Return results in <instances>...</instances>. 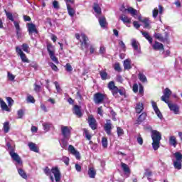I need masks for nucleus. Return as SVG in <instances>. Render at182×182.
I'll return each mask as SVG.
<instances>
[{"label": "nucleus", "mask_w": 182, "mask_h": 182, "mask_svg": "<svg viewBox=\"0 0 182 182\" xmlns=\"http://www.w3.org/2000/svg\"><path fill=\"white\" fill-rule=\"evenodd\" d=\"M51 69H53V70H55V72H58V66H56L55 64H53V63H49Z\"/></svg>", "instance_id": "53"}, {"label": "nucleus", "mask_w": 182, "mask_h": 182, "mask_svg": "<svg viewBox=\"0 0 182 182\" xmlns=\"http://www.w3.org/2000/svg\"><path fill=\"white\" fill-rule=\"evenodd\" d=\"M153 48L155 50H164V46L161 43H159V41H155Z\"/></svg>", "instance_id": "23"}, {"label": "nucleus", "mask_w": 182, "mask_h": 182, "mask_svg": "<svg viewBox=\"0 0 182 182\" xmlns=\"http://www.w3.org/2000/svg\"><path fill=\"white\" fill-rule=\"evenodd\" d=\"M169 144L173 147H177V139L175 136H171L169 137Z\"/></svg>", "instance_id": "29"}, {"label": "nucleus", "mask_w": 182, "mask_h": 182, "mask_svg": "<svg viewBox=\"0 0 182 182\" xmlns=\"http://www.w3.org/2000/svg\"><path fill=\"white\" fill-rule=\"evenodd\" d=\"M9 129H11V127L9 126V122H5L3 124V130L4 133H9Z\"/></svg>", "instance_id": "38"}, {"label": "nucleus", "mask_w": 182, "mask_h": 182, "mask_svg": "<svg viewBox=\"0 0 182 182\" xmlns=\"http://www.w3.org/2000/svg\"><path fill=\"white\" fill-rule=\"evenodd\" d=\"M88 124L92 130H96L97 128V125L96 124V119L92 115L88 117Z\"/></svg>", "instance_id": "14"}, {"label": "nucleus", "mask_w": 182, "mask_h": 182, "mask_svg": "<svg viewBox=\"0 0 182 182\" xmlns=\"http://www.w3.org/2000/svg\"><path fill=\"white\" fill-rule=\"evenodd\" d=\"M151 103L152 105V107H153L156 114L157 115V117L159 119H163V114L160 112V109H159V107H157V103H156V102H154V101H151Z\"/></svg>", "instance_id": "17"}, {"label": "nucleus", "mask_w": 182, "mask_h": 182, "mask_svg": "<svg viewBox=\"0 0 182 182\" xmlns=\"http://www.w3.org/2000/svg\"><path fill=\"white\" fill-rule=\"evenodd\" d=\"M93 9L96 14H95L96 18H99L100 15H102V9L100 8V6H99L97 3H95Z\"/></svg>", "instance_id": "20"}, {"label": "nucleus", "mask_w": 182, "mask_h": 182, "mask_svg": "<svg viewBox=\"0 0 182 182\" xmlns=\"http://www.w3.org/2000/svg\"><path fill=\"white\" fill-rule=\"evenodd\" d=\"M0 106L1 109L5 110V112H11V109L8 107L6 102H4V100L0 98Z\"/></svg>", "instance_id": "27"}, {"label": "nucleus", "mask_w": 182, "mask_h": 182, "mask_svg": "<svg viewBox=\"0 0 182 182\" xmlns=\"http://www.w3.org/2000/svg\"><path fill=\"white\" fill-rule=\"evenodd\" d=\"M65 68L67 72H72V70H73V68H72V65H70V63H67Z\"/></svg>", "instance_id": "49"}, {"label": "nucleus", "mask_w": 182, "mask_h": 182, "mask_svg": "<svg viewBox=\"0 0 182 182\" xmlns=\"http://www.w3.org/2000/svg\"><path fill=\"white\" fill-rule=\"evenodd\" d=\"M151 137L152 139V147L154 150H159L160 141L161 140V133L157 130H152Z\"/></svg>", "instance_id": "2"}, {"label": "nucleus", "mask_w": 182, "mask_h": 182, "mask_svg": "<svg viewBox=\"0 0 182 182\" xmlns=\"http://www.w3.org/2000/svg\"><path fill=\"white\" fill-rule=\"evenodd\" d=\"M97 18H98L99 19V23L101 28H106V26H107V21H106V17H105L104 16H100Z\"/></svg>", "instance_id": "21"}, {"label": "nucleus", "mask_w": 182, "mask_h": 182, "mask_svg": "<svg viewBox=\"0 0 182 182\" xmlns=\"http://www.w3.org/2000/svg\"><path fill=\"white\" fill-rule=\"evenodd\" d=\"M73 113L74 114H76L77 117H82V111H80V107H79V105L74 106Z\"/></svg>", "instance_id": "26"}, {"label": "nucleus", "mask_w": 182, "mask_h": 182, "mask_svg": "<svg viewBox=\"0 0 182 182\" xmlns=\"http://www.w3.org/2000/svg\"><path fill=\"white\" fill-rule=\"evenodd\" d=\"M5 14L7 16V18L9 19V21H11V22H15V20L14 19V15L12 14V13L8 12L6 11V10H5Z\"/></svg>", "instance_id": "41"}, {"label": "nucleus", "mask_w": 182, "mask_h": 182, "mask_svg": "<svg viewBox=\"0 0 182 182\" xmlns=\"http://www.w3.org/2000/svg\"><path fill=\"white\" fill-rule=\"evenodd\" d=\"M117 82H119V83H122L123 82V77L122 75H117L116 77Z\"/></svg>", "instance_id": "63"}, {"label": "nucleus", "mask_w": 182, "mask_h": 182, "mask_svg": "<svg viewBox=\"0 0 182 182\" xmlns=\"http://www.w3.org/2000/svg\"><path fill=\"white\" fill-rule=\"evenodd\" d=\"M27 25L29 35H32V33H38V30L36 29V26L35 24L28 23Z\"/></svg>", "instance_id": "19"}, {"label": "nucleus", "mask_w": 182, "mask_h": 182, "mask_svg": "<svg viewBox=\"0 0 182 182\" xmlns=\"http://www.w3.org/2000/svg\"><path fill=\"white\" fill-rule=\"evenodd\" d=\"M142 22L143 23H144L145 28H149V20L145 18V19H143Z\"/></svg>", "instance_id": "64"}, {"label": "nucleus", "mask_w": 182, "mask_h": 182, "mask_svg": "<svg viewBox=\"0 0 182 182\" xmlns=\"http://www.w3.org/2000/svg\"><path fill=\"white\" fill-rule=\"evenodd\" d=\"M117 133L118 136L120 137V136H123V134H124V131L123 130V129H122L120 127H117Z\"/></svg>", "instance_id": "45"}, {"label": "nucleus", "mask_w": 182, "mask_h": 182, "mask_svg": "<svg viewBox=\"0 0 182 182\" xmlns=\"http://www.w3.org/2000/svg\"><path fill=\"white\" fill-rule=\"evenodd\" d=\"M135 109L136 113H140L141 112H143V109H144V107H143V103H137Z\"/></svg>", "instance_id": "39"}, {"label": "nucleus", "mask_w": 182, "mask_h": 182, "mask_svg": "<svg viewBox=\"0 0 182 182\" xmlns=\"http://www.w3.org/2000/svg\"><path fill=\"white\" fill-rule=\"evenodd\" d=\"M146 117H147V114L146 113H142L137 119L138 124H140L142 122H144L146 120Z\"/></svg>", "instance_id": "35"}, {"label": "nucleus", "mask_w": 182, "mask_h": 182, "mask_svg": "<svg viewBox=\"0 0 182 182\" xmlns=\"http://www.w3.org/2000/svg\"><path fill=\"white\" fill-rule=\"evenodd\" d=\"M131 45L134 49V50H136L137 53H141V50L140 49V43H139V41H136V39L132 38L131 40Z\"/></svg>", "instance_id": "12"}, {"label": "nucleus", "mask_w": 182, "mask_h": 182, "mask_svg": "<svg viewBox=\"0 0 182 182\" xmlns=\"http://www.w3.org/2000/svg\"><path fill=\"white\" fill-rule=\"evenodd\" d=\"M133 25L136 29H139L140 28V24L136 21L133 22Z\"/></svg>", "instance_id": "62"}, {"label": "nucleus", "mask_w": 182, "mask_h": 182, "mask_svg": "<svg viewBox=\"0 0 182 182\" xmlns=\"http://www.w3.org/2000/svg\"><path fill=\"white\" fill-rule=\"evenodd\" d=\"M43 127L45 132H49V129H50V124L48 123H44L43 124Z\"/></svg>", "instance_id": "46"}, {"label": "nucleus", "mask_w": 182, "mask_h": 182, "mask_svg": "<svg viewBox=\"0 0 182 182\" xmlns=\"http://www.w3.org/2000/svg\"><path fill=\"white\" fill-rule=\"evenodd\" d=\"M14 23L16 28V33L18 38H21L22 36V33L21 32V26H19V23L18 21H14Z\"/></svg>", "instance_id": "22"}, {"label": "nucleus", "mask_w": 182, "mask_h": 182, "mask_svg": "<svg viewBox=\"0 0 182 182\" xmlns=\"http://www.w3.org/2000/svg\"><path fill=\"white\" fill-rule=\"evenodd\" d=\"M44 173L46 175L50 176V180L53 182V181H56V182H59L60 181V179L62 178V174L60 173V170H59V168L58 167H53L50 169H49V168L48 166H46L44 170H43ZM52 174H53V176H52Z\"/></svg>", "instance_id": "1"}, {"label": "nucleus", "mask_w": 182, "mask_h": 182, "mask_svg": "<svg viewBox=\"0 0 182 182\" xmlns=\"http://www.w3.org/2000/svg\"><path fill=\"white\" fill-rule=\"evenodd\" d=\"M6 100L9 106H12V105H14V100H12V98L8 97H6Z\"/></svg>", "instance_id": "54"}, {"label": "nucleus", "mask_w": 182, "mask_h": 182, "mask_svg": "<svg viewBox=\"0 0 182 182\" xmlns=\"http://www.w3.org/2000/svg\"><path fill=\"white\" fill-rule=\"evenodd\" d=\"M143 36L149 41V43H153V38L150 36L149 33L141 31Z\"/></svg>", "instance_id": "36"}, {"label": "nucleus", "mask_w": 182, "mask_h": 182, "mask_svg": "<svg viewBox=\"0 0 182 182\" xmlns=\"http://www.w3.org/2000/svg\"><path fill=\"white\" fill-rule=\"evenodd\" d=\"M127 12H129L132 16H136V15H137V10L133 9L132 7H129L127 10Z\"/></svg>", "instance_id": "40"}, {"label": "nucleus", "mask_w": 182, "mask_h": 182, "mask_svg": "<svg viewBox=\"0 0 182 182\" xmlns=\"http://www.w3.org/2000/svg\"><path fill=\"white\" fill-rule=\"evenodd\" d=\"M61 132L65 139H69L70 137V129L68 127L62 126Z\"/></svg>", "instance_id": "15"}, {"label": "nucleus", "mask_w": 182, "mask_h": 182, "mask_svg": "<svg viewBox=\"0 0 182 182\" xmlns=\"http://www.w3.org/2000/svg\"><path fill=\"white\" fill-rule=\"evenodd\" d=\"M164 12V8H163L161 6V5H159L158 6V8L156 7L153 10V11H152V16H153V18H157V16L159 15H159H163Z\"/></svg>", "instance_id": "11"}, {"label": "nucleus", "mask_w": 182, "mask_h": 182, "mask_svg": "<svg viewBox=\"0 0 182 182\" xmlns=\"http://www.w3.org/2000/svg\"><path fill=\"white\" fill-rule=\"evenodd\" d=\"M131 62L132 60L130 59H126L124 61V68L127 70L132 69Z\"/></svg>", "instance_id": "31"}, {"label": "nucleus", "mask_w": 182, "mask_h": 182, "mask_svg": "<svg viewBox=\"0 0 182 182\" xmlns=\"http://www.w3.org/2000/svg\"><path fill=\"white\" fill-rule=\"evenodd\" d=\"M137 143L140 144V146H143V138L141 136H139L136 139Z\"/></svg>", "instance_id": "56"}, {"label": "nucleus", "mask_w": 182, "mask_h": 182, "mask_svg": "<svg viewBox=\"0 0 182 182\" xmlns=\"http://www.w3.org/2000/svg\"><path fill=\"white\" fill-rule=\"evenodd\" d=\"M21 48L23 50V52H26V53H29V46L26 43H23L22 46H21Z\"/></svg>", "instance_id": "43"}, {"label": "nucleus", "mask_w": 182, "mask_h": 182, "mask_svg": "<svg viewBox=\"0 0 182 182\" xmlns=\"http://www.w3.org/2000/svg\"><path fill=\"white\" fill-rule=\"evenodd\" d=\"M132 90L134 93H137L139 90V85L137 84H134L132 87Z\"/></svg>", "instance_id": "57"}, {"label": "nucleus", "mask_w": 182, "mask_h": 182, "mask_svg": "<svg viewBox=\"0 0 182 182\" xmlns=\"http://www.w3.org/2000/svg\"><path fill=\"white\" fill-rule=\"evenodd\" d=\"M164 95L161 97V100L162 102H164L165 103H168V99H170V97L171 96V90L168 88H166L164 90Z\"/></svg>", "instance_id": "5"}, {"label": "nucleus", "mask_w": 182, "mask_h": 182, "mask_svg": "<svg viewBox=\"0 0 182 182\" xmlns=\"http://www.w3.org/2000/svg\"><path fill=\"white\" fill-rule=\"evenodd\" d=\"M17 168L19 176H21L22 178H24V180H26V178H28V175H26V172H25V171H23L22 168H19V167Z\"/></svg>", "instance_id": "32"}, {"label": "nucleus", "mask_w": 182, "mask_h": 182, "mask_svg": "<svg viewBox=\"0 0 182 182\" xmlns=\"http://www.w3.org/2000/svg\"><path fill=\"white\" fill-rule=\"evenodd\" d=\"M8 77H9V80H15V75H14L11 73H8Z\"/></svg>", "instance_id": "61"}, {"label": "nucleus", "mask_w": 182, "mask_h": 182, "mask_svg": "<svg viewBox=\"0 0 182 182\" xmlns=\"http://www.w3.org/2000/svg\"><path fill=\"white\" fill-rule=\"evenodd\" d=\"M102 147H105V148L107 147V138L102 137Z\"/></svg>", "instance_id": "47"}, {"label": "nucleus", "mask_w": 182, "mask_h": 182, "mask_svg": "<svg viewBox=\"0 0 182 182\" xmlns=\"http://www.w3.org/2000/svg\"><path fill=\"white\" fill-rule=\"evenodd\" d=\"M121 167L126 174H130V168L129 166L123 162L121 163Z\"/></svg>", "instance_id": "28"}, {"label": "nucleus", "mask_w": 182, "mask_h": 182, "mask_svg": "<svg viewBox=\"0 0 182 182\" xmlns=\"http://www.w3.org/2000/svg\"><path fill=\"white\" fill-rule=\"evenodd\" d=\"M84 133L87 140H90V139H92V136L89 134V131L87 129H84Z\"/></svg>", "instance_id": "50"}, {"label": "nucleus", "mask_w": 182, "mask_h": 182, "mask_svg": "<svg viewBox=\"0 0 182 182\" xmlns=\"http://www.w3.org/2000/svg\"><path fill=\"white\" fill-rule=\"evenodd\" d=\"M27 102L28 103H35V98L32 95H28Z\"/></svg>", "instance_id": "48"}, {"label": "nucleus", "mask_w": 182, "mask_h": 182, "mask_svg": "<svg viewBox=\"0 0 182 182\" xmlns=\"http://www.w3.org/2000/svg\"><path fill=\"white\" fill-rule=\"evenodd\" d=\"M173 166L176 170H181L182 161H173Z\"/></svg>", "instance_id": "33"}, {"label": "nucleus", "mask_w": 182, "mask_h": 182, "mask_svg": "<svg viewBox=\"0 0 182 182\" xmlns=\"http://www.w3.org/2000/svg\"><path fill=\"white\" fill-rule=\"evenodd\" d=\"M173 156L176 159L173 161H182V154L181 152H176Z\"/></svg>", "instance_id": "37"}, {"label": "nucleus", "mask_w": 182, "mask_h": 182, "mask_svg": "<svg viewBox=\"0 0 182 182\" xmlns=\"http://www.w3.org/2000/svg\"><path fill=\"white\" fill-rule=\"evenodd\" d=\"M166 105H168L170 110H171V112H173L174 114H178L180 108L178 107V106L177 105L170 103L169 102L168 103H166Z\"/></svg>", "instance_id": "18"}, {"label": "nucleus", "mask_w": 182, "mask_h": 182, "mask_svg": "<svg viewBox=\"0 0 182 182\" xmlns=\"http://www.w3.org/2000/svg\"><path fill=\"white\" fill-rule=\"evenodd\" d=\"M119 19L122 21L123 23H132V18L124 14L121 15Z\"/></svg>", "instance_id": "25"}, {"label": "nucleus", "mask_w": 182, "mask_h": 182, "mask_svg": "<svg viewBox=\"0 0 182 182\" xmlns=\"http://www.w3.org/2000/svg\"><path fill=\"white\" fill-rule=\"evenodd\" d=\"M114 69V70H117V72H122V68H120V64H119V63H115Z\"/></svg>", "instance_id": "52"}, {"label": "nucleus", "mask_w": 182, "mask_h": 182, "mask_svg": "<svg viewBox=\"0 0 182 182\" xmlns=\"http://www.w3.org/2000/svg\"><path fill=\"white\" fill-rule=\"evenodd\" d=\"M62 160L66 166H69V158L68 156H63Z\"/></svg>", "instance_id": "55"}, {"label": "nucleus", "mask_w": 182, "mask_h": 182, "mask_svg": "<svg viewBox=\"0 0 182 182\" xmlns=\"http://www.w3.org/2000/svg\"><path fill=\"white\" fill-rule=\"evenodd\" d=\"M154 36L155 39H157L159 42H166V41H168V34H167V33H166L164 36L159 33H155Z\"/></svg>", "instance_id": "9"}, {"label": "nucleus", "mask_w": 182, "mask_h": 182, "mask_svg": "<svg viewBox=\"0 0 182 182\" xmlns=\"http://www.w3.org/2000/svg\"><path fill=\"white\" fill-rule=\"evenodd\" d=\"M28 147L31 151H34V153H39V148L36 146V144L33 142L28 143Z\"/></svg>", "instance_id": "24"}, {"label": "nucleus", "mask_w": 182, "mask_h": 182, "mask_svg": "<svg viewBox=\"0 0 182 182\" xmlns=\"http://www.w3.org/2000/svg\"><path fill=\"white\" fill-rule=\"evenodd\" d=\"M24 114H25V112L23 111V109H19L17 112L18 119H22V117H23Z\"/></svg>", "instance_id": "51"}, {"label": "nucleus", "mask_w": 182, "mask_h": 182, "mask_svg": "<svg viewBox=\"0 0 182 182\" xmlns=\"http://www.w3.org/2000/svg\"><path fill=\"white\" fill-rule=\"evenodd\" d=\"M53 6L55 8V9H59V3L57 1H54L53 2Z\"/></svg>", "instance_id": "60"}, {"label": "nucleus", "mask_w": 182, "mask_h": 182, "mask_svg": "<svg viewBox=\"0 0 182 182\" xmlns=\"http://www.w3.org/2000/svg\"><path fill=\"white\" fill-rule=\"evenodd\" d=\"M139 80H141V82H147V77H146V75H144L143 73H139Z\"/></svg>", "instance_id": "44"}, {"label": "nucleus", "mask_w": 182, "mask_h": 182, "mask_svg": "<svg viewBox=\"0 0 182 182\" xmlns=\"http://www.w3.org/2000/svg\"><path fill=\"white\" fill-rule=\"evenodd\" d=\"M68 151L69 153L73 154V156H75L77 160H80V153L78 152V151L75 148V146L69 145Z\"/></svg>", "instance_id": "10"}, {"label": "nucleus", "mask_w": 182, "mask_h": 182, "mask_svg": "<svg viewBox=\"0 0 182 182\" xmlns=\"http://www.w3.org/2000/svg\"><path fill=\"white\" fill-rule=\"evenodd\" d=\"M80 36L82 40H80V42L81 43V49L83 50L89 47V44H87V41H89V38L84 33H82Z\"/></svg>", "instance_id": "6"}, {"label": "nucleus", "mask_w": 182, "mask_h": 182, "mask_svg": "<svg viewBox=\"0 0 182 182\" xmlns=\"http://www.w3.org/2000/svg\"><path fill=\"white\" fill-rule=\"evenodd\" d=\"M67 9L70 16H72V17L75 16V14L76 13V11L74 10L73 8H72V6L70 5L67 6Z\"/></svg>", "instance_id": "34"}, {"label": "nucleus", "mask_w": 182, "mask_h": 182, "mask_svg": "<svg viewBox=\"0 0 182 182\" xmlns=\"http://www.w3.org/2000/svg\"><path fill=\"white\" fill-rule=\"evenodd\" d=\"M9 154L14 160V161L16 162L15 165L16 166V168L22 167V159H21V156L15 152V151H10Z\"/></svg>", "instance_id": "3"}, {"label": "nucleus", "mask_w": 182, "mask_h": 182, "mask_svg": "<svg viewBox=\"0 0 182 182\" xmlns=\"http://www.w3.org/2000/svg\"><path fill=\"white\" fill-rule=\"evenodd\" d=\"M47 50L53 62H55V63H59V60H58V58H56V56H55V47L51 44H48L47 46Z\"/></svg>", "instance_id": "4"}, {"label": "nucleus", "mask_w": 182, "mask_h": 182, "mask_svg": "<svg viewBox=\"0 0 182 182\" xmlns=\"http://www.w3.org/2000/svg\"><path fill=\"white\" fill-rule=\"evenodd\" d=\"M105 100V95L100 92H97L94 95V102L95 105H100Z\"/></svg>", "instance_id": "8"}, {"label": "nucleus", "mask_w": 182, "mask_h": 182, "mask_svg": "<svg viewBox=\"0 0 182 182\" xmlns=\"http://www.w3.org/2000/svg\"><path fill=\"white\" fill-rule=\"evenodd\" d=\"M108 88L109 90H112V95L116 97V96H117V92H119V88L114 85V82H109L108 84Z\"/></svg>", "instance_id": "13"}, {"label": "nucleus", "mask_w": 182, "mask_h": 182, "mask_svg": "<svg viewBox=\"0 0 182 182\" xmlns=\"http://www.w3.org/2000/svg\"><path fill=\"white\" fill-rule=\"evenodd\" d=\"M54 84H55L57 92L58 93L60 92L61 90H60V86L59 85V83L58 82H55Z\"/></svg>", "instance_id": "59"}, {"label": "nucleus", "mask_w": 182, "mask_h": 182, "mask_svg": "<svg viewBox=\"0 0 182 182\" xmlns=\"http://www.w3.org/2000/svg\"><path fill=\"white\" fill-rule=\"evenodd\" d=\"M88 176L90 178H95L96 177V169L94 168H90L88 170Z\"/></svg>", "instance_id": "30"}, {"label": "nucleus", "mask_w": 182, "mask_h": 182, "mask_svg": "<svg viewBox=\"0 0 182 182\" xmlns=\"http://www.w3.org/2000/svg\"><path fill=\"white\" fill-rule=\"evenodd\" d=\"M106 122H107L104 126V129L107 134H108V136H110V134H112V121L109 119H107Z\"/></svg>", "instance_id": "16"}, {"label": "nucleus", "mask_w": 182, "mask_h": 182, "mask_svg": "<svg viewBox=\"0 0 182 182\" xmlns=\"http://www.w3.org/2000/svg\"><path fill=\"white\" fill-rule=\"evenodd\" d=\"M16 52L21 57L22 62H24L26 63H29V60H28V58H26V55H25L23 51H22V49H21V48H19V46L16 47Z\"/></svg>", "instance_id": "7"}, {"label": "nucleus", "mask_w": 182, "mask_h": 182, "mask_svg": "<svg viewBox=\"0 0 182 182\" xmlns=\"http://www.w3.org/2000/svg\"><path fill=\"white\" fill-rule=\"evenodd\" d=\"M65 4L67 5V6H68V5H74L75 4V0H65Z\"/></svg>", "instance_id": "58"}, {"label": "nucleus", "mask_w": 182, "mask_h": 182, "mask_svg": "<svg viewBox=\"0 0 182 182\" xmlns=\"http://www.w3.org/2000/svg\"><path fill=\"white\" fill-rule=\"evenodd\" d=\"M100 75L102 80H106L107 79V73L105 70H102L100 72Z\"/></svg>", "instance_id": "42"}]
</instances>
